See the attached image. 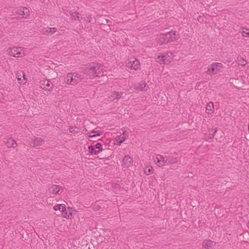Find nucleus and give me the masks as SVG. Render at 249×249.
<instances>
[{"label":"nucleus","instance_id":"nucleus-1","mask_svg":"<svg viewBox=\"0 0 249 249\" xmlns=\"http://www.w3.org/2000/svg\"><path fill=\"white\" fill-rule=\"evenodd\" d=\"M105 72L104 66L99 63H90L85 69V73L91 77L103 76Z\"/></svg>","mask_w":249,"mask_h":249},{"label":"nucleus","instance_id":"nucleus-2","mask_svg":"<svg viewBox=\"0 0 249 249\" xmlns=\"http://www.w3.org/2000/svg\"><path fill=\"white\" fill-rule=\"evenodd\" d=\"M179 37V35L177 31H170L165 34L160 35L158 36L157 39L160 45H163L176 41Z\"/></svg>","mask_w":249,"mask_h":249},{"label":"nucleus","instance_id":"nucleus-3","mask_svg":"<svg viewBox=\"0 0 249 249\" xmlns=\"http://www.w3.org/2000/svg\"><path fill=\"white\" fill-rule=\"evenodd\" d=\"M84 79L83 75L75 72H70L67 74L64 79V82L67 84L73 86L82 82Z\"/></svg>","mask_w":249,"mask_h":249},{"label":"nucleus","instance_id":"nucleus-4","mask_svg":"<svg viewBox=\"0 0 249 249\" xmlns=\"http://www.w3.org/2000/svg\"><path fill=\"white\" fill-rule=\"evenodd\" d=\"M222 67L223 64L221 63H213L206 72L208 74L214 75L219 72Z\"/></svg>","mask_w":249,"mask_h":249},{"label":"nucleus","instance_id":"nucleus-5","mask_svg":"<svg viewBox=\"0 0 249 249\" xmlns=\"http://www.w3.org/2000/svg\"><path fill=\"white\" fill-rule=\"evenodd\" d=\"M158 59L161 64H168L173 60V54L170 53H165L162 55L159 56Z\"/></svg>","mask_w":249,"mask_h":249},{"label":"nucleus","instance_id":"nucleus-6","mask_svg":"<svg viewBox=\"0 0 249 249\" xmlns=\"http://www.w3.org/2000/svg\"><path fill=\"white\" fill-rule=\"evenodd\" d=\"M22 48H9L7 52L9 54L14 57H20L24 55Z\"/></svg>","mask_w":249,"mask_h":249},{"label":"nucleus","instance_id":"nucleus-7","mask_svg":"<svg viewBox=\"0 0 249 249\" xmlns=\"http://www.w3.org/2000/svg\"><path fill=\"white\" fill-rule=\"evenodd\" d=\"M16 14L21 18H26L30 14V10L26 7H20L16 11Z\"/></svg>","mask_w":249,"mask_h":249},{"label":"nucleus","instance_id":"nucleus-8","mask_svg":"<svg viewBox=\"0 0 249 249\" xmlns=\"http://www.w3.org/2000/svg\"><path fill=\"white\" fill-rule=\"evenodd\" d=\"M124 93V92L116 91H111L108 94V98L111 101H115V100L118 101L122 97Z\"/></svg>","mask_w":249,"mask_h":249},{"label":"nucleus","instance_id":"nucleus-9","mask_svg":"<svg viewBox=\"0 0 249 249\" xmlns=\"http://www.w3.org/2000/svg\"><path fill=\"white\" fill-rule=\"evenodd\" d=\"M216 243L211 240H205L202 243V246L206 249H215Z\"/></svg>","mask_w":249,"mask_h":249},{"label":"nucleus","instance_id":"nucleus-10","mask_svg":"<svg viewBox=\"0 0 249 249\" xmlns=\"http://www.w3.org/2000/svg\"><path fill=\"white\" fill-rule=\"evenodd\" d=\"M155 161L156 162L157 164L160 166H162L164 165L165 164H167V159L165 160V158L163 157L162 155H158L156 157V159L155 160Z\"/></svg>","mask_w":249,"mask_h":249},{"label":"nucleus","instance_id":"nucleus-11","mask_svg":"<svg viewBox=\"0 0 249 249\" xmlns=\"http://www.w3.org/2000/svg\"><path fill=\"white\" fill-rule=\"evenodd\" d=\"M25 76V74L23 71H21L18 72L17 78L19 84H24L27 82V80Z\"/></svg>","mask_w":249,"mask_h":249},{"label":"nucleus","instance_id":"nucleus-12","mask_svg":"<svg viewBox=\"0 0 249 249\" xmlns=\"http://www.w3.org/2000/svg\"><path fill=\"white\" fill-rule=\"evenodd\" d=\"M128 136L129 132L126 131H124L121 135L118 136L117 141V145H121L128 138Z\"/></svg>","mask_w":249,"mask_h":249},{"label":"nucleus","instance_id":"nucleus-13","mask_svg":"<svg viewBox=\"0 0 249 249\" xmlns=\"http://www.w3.org/2000/svg\"><path fill=\"white\" fill-rule=\"evenodd\" d=\"M40 87L45 90L50 91L52 89L51 85H52V82L49 80H43L40 82Z\"/></svg>","mask_w":249,"mask_h":249},{"label":"nucleus","instance_id":"nucleus-14","mask_svg":"<svg viewBox=\"0 0 249 249\" xmlns=\"http://www.w3.org/2000/svg\"><path fill=\"white\" fill-rule=\"evenodd\" d=\"M57 31V28H44L42 29L41 33L46 35H52Z\"/></svg>","mask_w":249,"mask_h":249},{"label":"nucleus","instance_id":"nucleus-15","mask_svg":"<svg viewBox=\"0 0 249 249\" xmlns=\"http://www.w3.org/2000/svg\"><path fill=\"white\" fill-rule=\"evenodd\" d=\"M139 66L140 62L136 59H135V60H133L132 61L129 60V62L127 63V67L131 68L135 70H138V68H139Z\"/></svg>","mask_w":249,"mask_h":249},{"label":"nucleus","instance_id":"nucleus-16","mask_svg":"<svg viewBox=\"0 0 249 249\" xmlns=\"http://www.w3.org/2000/svg\"><path fill=\"white\" fill-rule=\"evenodd\" d=\"M76 211L72 208L68 207L67 210L66 209L65 213H63L64 217L67 219H71L72 217V213Z\"/></svg>","mask_w":249,"mask_h":249},{"label":"nucleus","instance_id":"nucleus-17","mask_svg":"<svg viewBox=\"0 0 249 249\" xmlns=\"http://www.w3.org/2000/svg\"><path fill=\"white\" fill-rule=\"evenodd\" d=\"M132 162V159L128 155H126L123 159V165L125 167H128Z\"/></svg>","mask_w":249,"mask_h":249},{"label":"nucleus","instance_id":"nucleus-18","mask_svg":"<svg viewBox=\"0 0 249 249\" xmlns=\"http://www.w3.org/2000/svg\"><path fill=\"white\" fill-rule=\"evenodd\" d=\"M4 142L5 145L9 148H15L17 145L16 141L11 138L8 139Z\"/></svg>","mask_w":249,"mask_h":249},{"label":"nucleus","instance_id":"nucleus-19","mask_svg":"<svg viewBox=\"0 0 249 249\" xmlns=\"http://www.w3.org/2000/svg\"><path fill=\"white\" fill-rule=\"evenodd\" d=\"M43 139L40 138H36V139H32L30 145L33 147H36L42 144Z\"/></svg>","mask_w":249,"mask_h":249},{"label":"nucleus","instance_id":"nucleus-20","mask_svg":"<svg viewBox=\"0 0 249 249\" xmlns=\"http://www.w3.org/2000/svg\"><path fill=\"white\" fill-rule=\"evenodd\" d=\"M61 187L59 185H52L49 189V192L53 194H58L60 190Z\"/></svg>","mask_w":249,"mask_h":249},{"label":"nucleus","instance_id":"nucleus-21","mask_svg":"<svg viewBox=\"0 0 249 249\" xmlns=\"http://www.w3.org/2000/svg\"><path fill=\"white\" fill-rule=\"evenodd\" d=\"M214 111L213 104L212 102L207 103L206 107V112L208 114H211Z\"/></svg>","mask_w":249,"mask_h":249},{"label":"nucleus","instance_id":"nucleus-22","mask_svg":"<svg viewBox=\"0 0 249 249\" xmlns=\"http://www.w3.org/2000/svg\"><path fill=\"white\" fill-rule=\"evenodd\" d=\"M88 136L90 138H94L96 136H100L102 135L100 131L99 130H96L95 129L90 131L87 134Z\"/></svg>","mask_w":249,"mask_h":249},{"label":"nucleus","instance_id":"nucleus-23","mask_svg":"<svg viewBox=\"0 0 249 249\" xmlns=\"http://www.w3.org/2000/svg\"><path fill=\"white\" fill-rule=\"evenodd\" d=\"M53 210L54 211L59 210L62 211L63 213H65L66 211V206L65 204H57L53 207Z\"/></svg>","mask_w":249,"mask_h":249},{"label":"nucleus","instance_id":"nucleus-24","mask_svg":"<svg viewBox=\"0 0 249 249\" xmlns=\"http://www.w3.org/2000/svg\"><path fill=\"white\" fill-rule=\"evenodd\" d=\"M148 88V86L145 82H142L139 84L136 89L139 90H146Z\"/></svg>","mask_w":249,"mask_h":249},{"label":"nucleus","instance_id":"nucleus-25","mask_svg":"<svg viewBox=\"0 0 249 249\" xmlns=\"http://www.w3.org/2000/svg\"><path fill=\"white\" fill-rule=\"evenodd\" d=\"M88 149L89 152L92 155H97L99 153V151H97L93 145L89 146Z\"/></svg>","mask_w":249,"mask_h":249},{"label":"nucleus","instance_id":"nucleus-26","mask_svg":"<svg viewBox=\"0 0 249 249\" xmlns=\"http://www.w3.org/2000/svg\"><path fill=\"white\" fill-rule=\"evenodd\" d=\"M167 164H172L178 162V159L177 158L169 157L167 159Z\"/></svg>","mask_w":249,"mask_h":249},{"label":"nucleus","instance_id":"nucleus-27","mask_svg":"<svg viewBox=\"0 0 249 249\" xmlns=\"http://www.w3.org/2000/svg\"><path fill=\"white\" fill-rule=\"evenodd\" d=\"M241 33L243 36L249 37V29L243 28Z\"/></svg>","mask_w":249,"mask_h":249},{"label":"nucleus","instance_id":"nucleus-28","mask_svg":"<svg viewBox=\"0 0 249 249\" xmlns=\"http://www.w3.org/2000/svg\"><path fill=\"white\" fill-rule=\"evenodd\" d=\"M237 61L239 62V64L242 66H245L247 64V60L241 57L240 58H238Z\"/></svg>","mask_w":249,"mask_h":249},{"label":"nucleus","instance_id":"nucleus-29","mask_svg":"<svg viewBox=\"0 0 249 249\" xmlns=\"http://www.w3.org/2000/svg\"><path fill=\"white\" fill-rule=\"evenodd\" d=\"M210 132V139H213L214 137V134L217 132V128H215V129H211L209 130Z\"/></svg>","mask_w":249,"mask_h":249},{"label":"nucleus","instance_id":"nucleus-30","mask_svg":"<svg viewBox=\"0 0 249 249\" xmlns=\"http://www.w3.org/2000/svg\"><path fill=\"white\" fill-rule=\"evenodd\" d=\"M94 146L97 151H99V153L102 151V146L100 143H97Z\"/></svg>","mask_w":249,"mask_h":249},{"label":"nucleus","instance_id":"nucleus-31","mask_svg":"<svg viewBox=\"0 0 249 249\" xmlns=\"http://www.w3.org/2000/svg\"><path fill=\"white\" fill-rule=\"evenodd\" d=\"M71 16L75 19H77V20H80V15L77 13V12H72L71 13Z\"/></svg>","mask_w":249,"mask_h":249},{"label":"nucleus","instance_id":"nucleus-32","mask_svg":"<svg viewBox=\"0 0 249 249\" xmlns=\"http://www.w3.org/2000/svg\"><path fill=\"white\" fill-rule=\"evenodd\" d=\"M78 129V128L76 127L71 126L69 127V131L71 133H77V131H76L75 129Z\"/></svg>","mask_w":249,"mask_h":249},{"label":"nucleus","instance_id":"nucleus-33","mask_svg":"<svg viewBox=\"0 0 249 249\" xmlns=\"http://www.w3.org/2000/svg\"><path fill=\"white\" fill-rule=\"evenodd\" d=\"M93 209L94 210V211H99L100 210V209L101 208V207H100V206L96 203H95L93 206V207H92Z\"/></svg>","mask_w":249,"mask_h":249},{"label":"nucleus","instance_id":"nucleus-34","mask_svg":"<svg viewBox=\"0 0 249 249\" xmlns=\"http://www.w3.org/2000/svg\"><path fill=\"white\" fill-rule=\"evenodd\" d=\"M4 101V96L2 92H0V103H2Z\"/></svg>","mask_w":249,"mask_h":249},{"label":"nucleus","instance_id":"nucleus-35","mask_svg":"<svg viewBox=\"0 0 249 249\" xmlns=\"http://www.w3.org/2000/svg\"><path fill=\"white\" fill-rule=\"evenodd\" d=\"M197 20L199 22H202L203 21V18L202 17V16H199L197 18Z\"/></svg>","mask_w":249,"mask_h":249},{"label":"nucleus","instance_id":"nucleus-36","mask_svg":"<svg viewBox=\"0 0 249 249\" xmlns=\"http://www.w3.org/2000/svg\"><path fill=\"white\" fill-rule=\"evenodd\" d=\"M152 170H153V169H152V168L151 167V169H148V172H149V173H150Z\"/></svg>","mask_w":249,"mask_h":249}]
</instances>
